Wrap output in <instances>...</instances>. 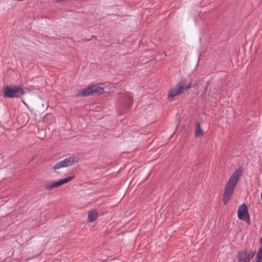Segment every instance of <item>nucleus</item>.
Masks as SVG:
<instances>
[{"label": "nucleus", "mask_w": 262, "mask_h": 262, "mask_svg": "<svg viewBox=\"0 0 262 262\" xmlns=\"http://www.w3.org/2000/svg\"><path fill=\"white\" fill-rule=\"evenodd\" d=\"M195 129L194 132V137H199L204 134V131L201 127V124L199 122H197L195 124Z\"/></svg>", "instance_id": "nucleus-10"}, {"label": "nucleus", "mask_w": 262, "mask_h": 262, "mask_svg": "<svg viewBox=\"0 0 262 262\" xmlns=\"http://www.w3.org/2000/svg\"><path fill=\"white\" fill-rule=\"evenodd\" d=\"M24 94V90L18 85L6 86L4 96L6 98L19 97Z\"/></svg>", "instance_id": "nucleus-4"}, {"label": "nucleus", "mask_w": 262, "mask_h": 262, "mask_svg": "<svg viewBox=\"0 0 262 262\" xmlns=\"http://www.w3.org/2000/svg\"><path fill=\"white\" fill-rule=\"evenodd\" d=\"M255 254V252H250L245 251L240 252L238 254L239 262H250Z\"/></svg>", "instance_id": "nucleus-8"}, {"label": "nucleus", "mask_w": 262, "mask_h": 262, "mask_svg": "<svg viewBox=\"0 0 262 262\" xmlns=\"http://www.w3.org/2000/svg\"><path fill=\"white\" fill-rule=\"evenodd\" d=\"M104 84L101 83L99 85H94L84 89L80 94L83 96H88L91 95L100 94L104 92H107V86H104Z\"/></svg>", "instance_id": "nucleus-3"}, {"label": "nucleus", "mask_w": 262, "mask_h": 262, "mask_svg": "<svg viewBox=\"0 0 262 262\" xmlns=\"http://www.w3.org/2000/svg\"><path fill=\"white\" fill-rule=\"evenodd\" d=\"M126 95L128 100L132 101L133 99L132 94L130 93H127Z\"/></svg>", "instance_id": "nucleus-12"}, {"label": "nucleus", "mask_w": 262, "mask_h": 262, "mask_svg": "<svg viewBox=\"0 0 262 262\" xmlns=\"http://www.w3.org/2000/svg\"><path fill=\"white\" fill-rule=\"evenodd\" d=\"M73 178H74V176H71V177H68L65 178L63 179H60V180H58V181L46 185L45 186V188L46 189L51 190L54 188H56L59 186H61V185L65 184V183H67V182L71 181Z\"/></svg>", "instance_id": "nucleus-6"}, {"label": "nucleus", "mask_w": 262, "mask_h": 262, "mask_svg": "<svg viewBox=\"0 0 262 262\" xmlns=\"http://www.w3.org/2000/svg\"><path fill=\"white\" fill-rule=\"evenodd\" d=\"M238 217L246 221L248 224L250 223V216L248 213V208L245 204L240 205L237 211Z\"/></svg>", "instance_id": "nucleus-5"}, {"label": "nucleus", "mask_w": 262, "mask_h": 262, "mask_svg": "<svg viewBox=\"0 0 262 262\" xmlns=\"http://www.w3.org/2000/svg\"><path fill=\"white\" fill-rule=\"evenodd\" d=\"M242 169L241 167L237 168L232 173L227 181L225 187L223 200L225 205H226L230 200L234 192L235 186L242 175Z\"/></svg>", "instance_id": "nucleus-1"}, {"label": "nucleus", "mask_w": 262, "mask_h": 262, "mask_svg": "<svg viewBox=\"0 0 262 262\" xmlns=\"http://www.w3.org/2000/svg\"><path fill=\"white\" fill-rule=\"evenodd\" d=\"M74 162L73 157L67 158L63 160L60 161L56 163L54 166V169H58L60 168L66 167L72 165Z\"/></svg>", "instance_id": "nucleus-7"}, {"label": "nucleus", "mask_w": 262, "mask_h": 262, "mask_svg": "<svg viewBox=\"0 0 262 262\" xmlns=\"http://www.w3.org/2000/svg\"><path fill=\"white\" fill-rule=\"evenodd\" d=\"M256 262H262V258H255Z\"/></svg>", "instance_id": "nucleus-13"}, {"label": "nucleus", "mask_w": 262, "mask_h": 262, "mask_svg": "<svg viewBox=\"0 0 262 262\" xmlns=\"http://www.w3.org/2000/svg\"><path fill=\"white\" fill-rule=\"evenodd\" d=\"M186 80H181L176 86L171 88L169 92L168 99L172 100L174 97L183 93L185 90L190 89L191 85L189 84L186 85Z\"/></svg>", "instance_id": "nucleus-2"}, {"label": "nucleus", "mask_w": 262, "mask_h": 262, "mask_svg": "<svg viewBox=\"0 0 262 262\" xmlns=\"http://www.w3.org/2000/svg\"><path fill=\"white\" fill-rule=\"evenodd\" d=\"M98 217V212L95 210H91L88 211V221L90 222L95 221Z\"/></svg>", "instance_id": "nucleus-9"}, {"label": "nucleus", "mask_w": 262, "mask_h": 262, "mask_svg": "<svg viewBox=\"0 0 262 262\" xmlns=\"http://www.w3.org/2000/svg\"><path fill=\"white\" fill-rule=\"evenodd\" d=\"M259 243L260 244V247L256 254V258H262V237H260L259 239Z\"/></svg>", "instance_id": "nucleus-11"}]
</instances>
